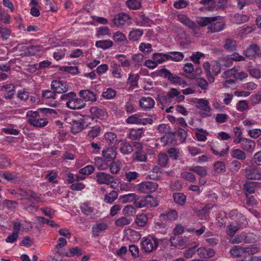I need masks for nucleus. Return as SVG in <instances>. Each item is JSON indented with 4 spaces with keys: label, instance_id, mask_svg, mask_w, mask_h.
<instances>
[{
    "label": "nucleus",
    "instance_id": "e433bc0d",
    "mask_svg": "<svg viewBox=\"0 0 261 261\" xmlns=\"http://www.w3.org/2000/svg\"><path fill=\"white\" fill-rule=\"evenodd\" d=\"M246 176L248 179L258 180L261 178V172L254 169H246Z\"/></svg>",
    "mask_w": 261,
    "mask_h": 261
},
{
    "label": "nucleus",
    "instance_id": "cd10ccee",
    "mask_svg": "<svg viewBox=\"0 0 261 261\" xmlns=\"http://www.w3.org/2000/svg\"><path fill=\"white\" fill-rule=\"evenodd\" d=\"M231 255L234 257L242 256L244 253H246L245 247L241 245L233 246L230 250Z\"/></svg>",
    "mask_w": 261,
    "mask_h": 261
},
{
    "label": "nucleus",
    "instance_id": "ddd939ff",
    "mask_svg": "<svg viewBox=\"0 0 261 261\" xmlns=\"http://www.w3.org/2000/svg\"><path fill=\"white\" fill-rule=\"evenodd\" d=\"M79 95L84 101L95 102L97 100L98 95L90 90H82L79 92Z\"/></svg>",
    "mask_w": 261,
    "mask_h": 261
},
{
    "label": "nucleus",
    "instance_id": "79ce46f5",
    "mask_svg": "<svg viewBox=\"0 0 261 261\" xmlns=\"http://www.w3.org/2000/svg\"><path fill=\"white\" fill-rule=\"evenodd\" d=\"M249 16L246 14L236 13L233 16V21L237 24L245 23L249 20Z\"/></svg>",
    "mask_w": 261,
    "mask_h": 261
},
{
    "label": "nucleus",
    "instance_id": "b1692460",
    "mask_svg": "<svg viewBox=\"0 0 261 261\" xmlns=\"http://www.w3.org/2000/svg\"><path fill=\"white\" fill-rule=\"evenodd\" d=\"M108 228V226L106 223H97L92 228V234L94 236H98L101 232L107 230Z\"/></svg>",
    "mask_w": 261,
    "mask_h": 261
},
{
    "label": "nucleus",
    "instance_id": "4c0bfd02",
    "mask_svg": "<svg viewBox=\"0 0 261 261\" xmlns=\"http://www.w3.org/2000/svg\"><path fill=\"white\" fill-rule=\"evenodd\" d=\"M162 172L160 167L155 166L151 170V174L147 175V178L158 180L161 176Z\"/></svg>",
    "mask_w": 261,
    "mask_h": 261
},
{
    "label": "nucleus",
    "instance_id": "c85d7f7f",
    "mask_svg": "<svg viewBox=\"0 0 261 261\" xmlns=\"http://www.w3.org/2000/svg\"><path fill=\"white\" fill-rule=\"evenodd\" d=\"M167 97L170 99L175 98L177 102L183 101L185 99V96L180 95L179 92L174 88L170 89L167 93Z\"/></svg>",
    "mask_w": 261,
    "mask_h": 261
},
{
    "label": "nucleus",
    "instance_id": "dca6fc26",
    "mask_svg": "<svg viewBox=\"0 0 261 261\" xmlns=\"http://www.w3.org/2000/svg\"><path fill=\"white\" fill-rule=\"evenodd\" d=\"M177 18L181 23L192 30H196L198 28L196 23L184 14H178Z\"/></svg>",
    "mask_w": 261,
    "mask_h": 261
},
{
    "label": "nucleus",
    "instance_id": "f257e3e1",
    "mask_svg": "<svg viewBox=\"0 0 261 261\" xmlns=\"http://www.w3.org/2000/svg\"><path fill=\"white\" fill-rule=\"evenodd\" d=\"M27 116L29 123L33 126L43 127L48 123L47 119L37 111H29L27 113Z\"/></svg>",
    "mask_w": 261,
    "mask_h": 261
},
{
    "label": "nucleus",
    "instance_id": "4468645a",
    "mask_svg": "<svg viewBox=\"0 0 261 261\" xmlns=\"http://www.w3.org/2000/svg\"><path fill=\"white\" fill-rule=\"evenodd\" d=\"M116 148L114 147H108L102 151V155L105 161L110 162L114 161L117 156Z\"/></svg>",
    "mask_w": 261,
    "mask_h": 261
},
{
    "label": "nucleus",
    "instance_id": "774afa93",
    "mask_svg": "<svg viewBox=\"0 0 261 261\" xmlns=\"http://www.w3.org/2000/svg\"><path fill=\"white\" fill-rule=\"evenodd\" d=\"M181 175L183 178L191 182H194L196 179L195 175L192 172L184 171Z\"/></svg>",
    "mask_w": 261,
    "mask_h": 261
},
{
    "label": "nucleus",
    "instance_id": "9d476101",
    "mask_svg": "<svg viewBox=\"0 0 261 261\" xmlns=\"http://www.w3.org/2000/svg\"><path fill=\"white\" fill-rule=\"evenodd\" d=\"M164 77L167 78L173 84L181 86L182 88L185 87L187 85V82L185 80L178 76L173 75L169 70L165 68H164Z\"/></svg>",
    "mask_w": 261,
    "mask_h": 261
},
{
    "label": "nucleus",
    "instance_id": "e2e57ef3",
    "mask_svg": "<svg viewBox=\"0 0 261 261\" xmlns=\"http://www.w3.org/2000/svg\"><path fill=\"white\" fill-rule=\"evenodd\" d=\"M116 92L112 88H108L102 93V96L107 99H111L116 96Z\"/></svg>",
    "mask_w": 261,
    "mask_h": 261
},
{
    "label": "nucleus",
    "instance_id": "338daca9",
    "mask_svg": "<svg viewBox=\"0 0 261 261\" xmlns=\"http://www.w3.org/2000/svg\"><path fill=\"white\" fill-rule=\"evenodd\" d=\"M167 153L170 158L174 160H177L180 154V150L176 148H170Z\"/></svg>",
    "mask_w": 261,
    "mask_h": 261
},
{
    "label": "nucleus",
    "instance_id": "de8ad7c7",
    "mask_svg": "<svg viewBox=\"0 0 261 261\" xmlns=\"http://www.w3.org/2000/svg\"><path fill=\"white\" fill-rule=\"evenodd\" d=\"M231 156L235 159L240 160H245L246 158L245 153L239 149H233L231 151Z\"/></svg>",
    "mask_w": 261,
    "mask_h": 261
},
{
    "label": "nucleus",
    "instance_id": "423d86ee",
    "mask_svg": "<svg viewBox=\"0 0 261 261\" xmlns=\"http://www.w3.org/2000/svg\"><path fill=\"white\" fill-rule=\"evenodd\" d=\"M127 124H133L138 125H146L152 123V119L150 118H143L142 115L140 113H136L129 116L125 120Z\"/></svg>",
    "mask_w": 261,
    "mask_h": 261
},
{
    "label": "nucleus",
    "instance_id": "052dcab7",
    "mask_svg": "<svg viewBox=\"0 0 261 261\" xmlns=\"http://www.w3.org/2000/svg\"><path fill=\"white\" fill-rule=\"evenodd\" d=\"M108 35L111 36V32L109 28L106 26H102L98 28L96 36L97 37Z\"/></svg>",
    "mask_w": 261,
    "mask_h": 261
},
{
    "label": "nucleus",
    "instance_id": "7ed1b4c3",
    "mask_svg": "<svg viewBox=\"0 0 261 261\" xmlns=\"http://www.w3.org/2000/svg\"><path fill=\"white\" fill-rule=\"evenodd\" d=\"M136 206L139 208L144 207H155L159 205L155 198L151 195L141 197L135 201Z\"/></svg>",
    "mask_w": 261,
    "mask_h": 261
},
{
    "label": "nucleus",
    "instance_id": "a878e982",
    "mask_svg": "<svg viewBox=\"0 0 261 261\" xmlns=\"http://www.w3.org/2000/svg\"><path fill=\"white\" fill-rule=\"evenodd\" d=\"M143 34V30L141 29H133L129 32L128 38L132 41H138Z\"/></svg>",
    "mask_w": 261,
    "mask_h": 261
},
{
    "label": "nucleus",
    "instance_id": "3c124183",
    "mask_svg": "<svg viewBox=\"0 0 261 261\" xmlns=\"http://www.w3.org/2000/svg\"><path fill=\"white\" fill-rule=\"evenodd\" d=\"M189 170L201 176H205L207 174V170L204 167L199 166L191 167L189 168Z\"/></svg>",
    "mask_w": 261,
    "mask_h": 261
},
{
    "label": "nucleus",
    "instance_id": "c03bdc74",
    "mask_svg": "<svg viewBox=\"0 0 261 261\" xmlns=\"http://www.w3.org/2000/svg\"><path fill=\"white\" fill-rule=\"evenodd\" d=\"M148 221V217L145 214L137 215L135 219L136 224L140 227H144Z\"/></svg>",
    "mask_w": 261,
    "mask_h": 261
},
{
    "label": "nucleus",
    "instance_id": "8fccbe9b",
    "mask_svg": "<svg viewBox=\"0 0 261 261\" xmlns=\"http://www.w3.org/2000/svg\"><path fill=\"white\" fill-rule=\"evenodd\" d=\"M132 222V219L125 216H122L116 219L115 224L117 227H122L129 224Z\"/></svg>",
    "mask_w": 261,
    "mask_h": 261
},
{
    "label": "nucleus",
    "instance_id": "bf43d9fd",
    "mask_svg": "<svg viewBox=\"0 0 261 261\" xmlns=\"http://www.w3.org/2000/svg\"><path fill=\"white\" fill-rule=\"evenodd\" d=\"M211 73L213 75H218L221 70V65L217 61H213L212 64H210Z\"/></svg>",
    "mask_w": 261,
    "mask_h": 261
},
{
    "label": "nucleus",
    "instance_id": "603ef678",
    "mask_svg": "<svg viewBox=\"0 0 261 261\" xmlns=\"http://www.w3.org/2000/svg\"><path fill=\"white\" fill-rule=\"evenodd\" d=\"M239 228L240 225L238 223L232 222L228 226L226 233L229 236H233L239 230Z\"/></svg>",
    "mask_w": 261,
    "mask_h": 261
},
{
    "label": "nucleus",
    "instance_id": "f03ea898",
    "mask_svg": "<svg viewBox=\"0 0 261 261\" xmlns=\"http://www.w3.org/2000/svg\"><path fill=\"white\" fill-rule=\"evenodd\" d=\"M113 22L115 27L122 30L126 29L132 24L130 17L124 13L116 15L113 19Z\"/></svg>",
    "mask_w": 261,
    "mask_h": 261
},
{
    "label": "nucleus",
    "instance_id": "f3484780",
    "mask_svg": "<svg viewBox=\"0 0 261 261\" xmlns=\"http://www.w3.org/2000/svg\"><path fill=\"white\" fill-rule=\"evenodd\" d=\"M239 144H241V148L248 152L252 153L254 151L255 143L251 140L245 138Z\"/></svg>",
    "mask_w": 261,
    "mask_h": 261
},
{
    "label": "nucleus",
    "instance_id": "6e6552de",
    "mask_svg": "<svg viewBox=\"0 0 261 261\" xmlns=\"http://www.w3.org/2000/svg\"><path fill=\"white\" fill-rule=\"evenodd\" d=\"M164 141L166 144L172 145L178 144L177 139L179 137L178 133L169 131V126L164 124Z\"/></svg>",
    "mask_w": 261,
    "mask_h": 261
},
{
    "label": "nucleus",
    "instance_id": "ea45409f",
    "mask_svg": "<svg viewBox=\"0 0 261 261\" xmlns=\"http://www.w3.org/2000/svg\"><path fill=\"white\" fill-rule=\"evenodd\" d=\"M101 158L96 156L94 159L95 166L99 170H104L108 168V165Z\"/></svg>",
    "mask_w": 261,
    "mask_h": 261
},
{
    "label": "nucleus",
    "instance_id": "4d7b16f0",
    "mask_svg": "<svg viewBox=\"0 0 261 261\" xmlns=\"http://www.w3.org/2000/svg\"><path fill=\"white\" fill-rule=\"evenodd\" d=\"M76 96V94L74 92H70L69 93L62 94L60 98L62 100L66 101V106L68 107V103L71 102L74 97Z\"/></svg>",
    "mask_w": 261,
    "mask_h": 261
},
{
    "label": "nucleus",
    "instance_id": "2f4dec72",
    "mask_svg": "<svg viewBox=\"0 0 261 261\" xmlns=\"http://www.w3.org/2000/svg\"><path fill=\"white\" fill-rule=\"evenodd\" d=\"M71 125V130L73 134H76L81 132L83 129V124L81 120L72 119V122H70Z\"/></svg>",
    "mask_w": 261,
    "mask_h": 261
},
{
    "label": "nucleus",
    "instance_id": "5fc2aeb1",
    "mask_svg": "<svg viewBox=\"0 0 261 261\" xmlns=\"http://www.w3.org/2000/svg\"><path fill=\"white\" fill-rule=\"evenodd\" d=\"M203 67L206 72V76L208 81L210 83L214 82L215 78L211 73L210 64L208 62H204Z\"/></svg>",
    "mask_w": 261,
    "mask_h": 261
},
{
    "label": "nucleus",
    "instance_id": "6ab92c4d",
    "mask_svg": "<svg viewBox=\"0 0 261 261\" xmlns=\"http://www.w3.org/2000/svg\"><path fill=\"white\" fill-rule=\"evenodd\" d=\"M96 181L99 184L109 185L110 184V179L113 176L105 172H98L96 174Z\"/></svg>",
    "mask_w": 261,
    "mask_h": 261
},
{
    "label": "nucleus",
    "instance_id": "0e129e2a",
    "mask_svg": "<svg viewBox=\"0 0 261 261\" xmlns=\"http://www.w3.org/2000/svg\"><path fill=\"white\" fill-rule=\"evenodd\" d=\"M115 58L121 63L122 67H128L130 66V62L126 59V56L124 55H117Z\"/></svg>",
    "mask_w": 261,
    "mask_h": 261
},
{
    "label": "nucleus",
    "instance_id": "a18cd8bd",
    "mask_svg": "<svg viewBox=\"0 0 261 261\" xmlns=\"http://www.w3.org/2000/svg\"><path fill=\"white\" fill-rule=\"evenodd\" d=\"M120 151L123 154H127L133 151L132 146L128 142H122L120 145Z\"/></svg>",
    "mask_w": 261,
    "mask_h": 261
},
{
    "label": "nucleus",
    "instance_id": "a211bd4d",
    "mask_svg": "<svg viewBox=\"0 0 261 261\" xmlns=\"http://www.w3.org/2000/svg\"><path fill=\"white\" fill-rule=\"evenodd\" d=\"M184 58V55L178 51H172L164 54V61L171 60L175 62H179Z\"/></svg>",
    "mask_w": 261,
    "mask_h": 261
},
{
    "label": "nucleus",
    "instance_id": "69168bd1",
    "mask_svg": "<svg viewBox=\"0 0 261 261\" xmlns=\"http://www.w3.org/2000/svg\"><path fill=\"white\" fill-rule=\"evenodd\" d=\"M69 253H66L64 254V255L68 257H71L74 255L80 256L83 254V250L77 247L71 248L69 249Z\"/></svg>",
    "mask_w": 261,
    "mask_h": 261
},
{
    "label": "nucleus",
    "instance_id": "13d9d810",
    "mask_svg": "<svg viewBox=\"0 0 261 261\" xmlns=\"http://www.w3.org/2000/svg\"><path fill=\"white\" fill-rule=\"evenodd\" d=\"M126 4L129 9L138 10L141 7V0H128Z\"/></svg>",
    "mask_w": 261,
    "mask_h": 261
},
{
    "label": "nucleus",
    "instance_id": "473e14b6",
    "mask_svg": "<svg viewBox=\"0 0 261 261\" xmlns=\"http://www.w3.org/2000/svg\"><path fill=\"white\" fill-rule=\"evenodd\" d=\"M111 73L113 76L116 79H120L122 77L121 74V69L120 66L115 62H113L110 66Z\"/></svg>",
    "mask_w": 261,
    "mask_h": 261
},
{
    "label": "nucleus",
    "instance_id": "4be33fe9",
    "mask_svg": "<svg viewBox=\"0 0 261 261\" xmlns=\"http://www.w3.org/2000/svg\"><path fill=\"white\" fill-rule=\"evenodd\" d=\"M136 23L137 25L140 27H150L153 21L144 14H141L136 19Z\"/></svg>",
    "mask_w": 261,
    "mask_h": 261
},
{
    "label": "nucleus",
    "instance_id": "f704fd0d",
    "mask_svg": "<svg viewBox=\"0 0 261 261\" xmlns=\"http://www.w3.org/2000/svg\"><path fill=\"white\" fill-rule=\"evenodd\" d=\"M142 128H132L128 134V138L132 140H139L142 136Z\"/></svg>",
    "mask_w": 261,
    "mask_h": 261
},
{
    "label": "nucleus",
    "instance_id": "a19ab883",
    "mask_svg": "<svg viewBox=\"0 0 261 261\" xmlns=\"http://www.w3.org/2000/svg\"><path fill=\"white\" fill-rule=\"evenodd\" d=\"M114 43L111 40H102L97 41L95 43V46L97 47L107 49L113 46Z\"/></svg>",
    "mask_w": 261,
    "mask_h": 261
},
{
    "label": "nucleus",
    "instance_id": "5701e85b",
    "mask_svg": "<svg viewBox=\"0 0 261 261\" xmlns=\"http://www.w3.org/2000/svg\"><path fill=\"white\" fill-rule=\"evenodd\" d=\"M132 159L133 161L145 162L147 160L146 153L142 150V148H140L135 151L132 154Z\"/></svg>",
    "mask_w": 261,
    "mask_h": 261
},
{
    "label": "nucleus",
    "instance_id": "37998d69",
    "mask_svg": "<svg viewBox=\"0 0 261 261\" xmlns=\"http://www.w3.org/2000/svg\"><path fill=\"white\" fill-rule=\"evenodd\" d=\"M137 195L135 193H129L127 194H125L123 195H121L119 197V199L123 203H127L131 202L137 200Z\"/></svg>",
    "mask_w": 261,
    "mask_h": 261
},
{
    "label": "nucleus",
    "instance_id": "aec40b11",
    "mask_svg": "<svg viewBox=\"0 0 261 261\" xmlns=\"http://www.w3.org/2000/svg\"><path fill=\"white\" fill-rule=\"evenodd\" d=\"M112 39L114 41L118 44H125L128 42L125 34L119 31L114 33Z\"/></svg>",
    "mask_w": 261,
    "mask_h": 261
},
{
    "label": "nucleus",
    "instance_id": "c9c22d12",
    "mask_svg": "<svg viewBox=\"0 0 261 261\" xmlns=\"http://www.w3.org/2000/svg\"><path fill=\"white\" fill-rule=\"evenodd\" d=\"M214 207L212 204H207L201 210H199L197 213V215L201 220H206L208 217V214L211 209Z\"/></svg>",
    "mask_w": 261,
    "mask_h": 261
},
{
    "label": "nucleus",
    "instance_id": "9b49d317",
    "mask_svg": "<svg viewBox=\"0 0 261 261\" xmlns=\"http://www.w3.org/2000/svg\"><path fill=\"white\" fill-rule=\"evenodd\" d=\"M50 87L56 93L63 94L66 92L68 90L67 83L61 80L52 81Z\"/></svg>",
    "mask_w": 261,
    "mask_h": 261
},
{
    "label": "nucleus",
    "instance_id": "20e7f679",
    "mask_svg": "<svg viewBox=\"0 0 261 261\" xmlns=\"http://www.w3.org/2000/svg\"><path fill=\"white\" fill-rule=\"evenodd\" d=\"M158 245V239L153 237L143 238L141 242L142 249L148 253L151 252L156 249Z\"/></svg>",
    "mask_w": 261,
    "mask_h": 261
},
{
    "label": "nucleus",
    "instance_id": "0eeeda50",
    "mask_svg": "<svg viewBox=\"0 0 261 261\" xmlns=\"http://www.w3.org/2000/svg\"><path fill=\"white\" fill-rule=\"evenodd\" d=\"M158 184L155 182L145 181L138 185L137 190L139 193L149 194L154 192L158 188Z\"/></svg>",
    "mask_w": 261,
    "mask_h": 261
},
{
    "label": "nucleus",
    "instance_id": "864d4df0",
    "mask_svg": "<svg viewBox=\"0 0 261 261\" xmlns=\"http://www.w3.org/2000/svg\"><path fill=\"white\" fill-rule=\"evenodd\" d=\"M233 132L236 138L233 140L235 144H239L242 142V140L245 138L242 137V132L239 127H235L233 128Z\"/></svg>",
    "mask_w": 261,
    "mask_h": 261
},
{
    "label": "nucleus",
    "instance_id": "c756f323",
    "mask_svg": "<svg viewBox=\"0 0 261 261\" xmlns=\"http://www.w3.org/2000/svg\"><path fill=\"white\" fill-rule=\"evenodd\" d=\"M209 133L203 128H197L195 132V136L197 141L205 142L207 140V136Z\"/></svg>",
    "mask_w": 261,
    "mask_h": 261
},
{
    "label": "nucleus",
    "instance_id": "39448f33",
    "mask_svg": "<svg viewBox=\"0 0 261 261\" xmlns=\"http://www.w3.org/2000/svg\"><path fill=\"white\" fill-rule=\"evenodd\" d=\"M194 102L196 107L201 110L199 113L201 117H206L210 116L211 109L208 100L203 98H195Z\"/></svg>",
    "mask_w": 261,
    "mask_h": 261
},
{
    "label": "nucleus",
    "instance_id": "7c9ffc66",
    "mask_svg": "<svg viewBox=\"0 0 261 261\" xmlns=\"http://www.w3.org/2000/svg\"><path fill=\"white\" fill-rule=\"evenodd\" d=\"M199 3L205 6L199 8V10L203 12L211 10L216 5L215 0H200Z\"/></svg>",
    "mask_w": 261,
    "mask_h": 261
},
{
    "label": "nucleus",
    "instance_id": "bb28decb",
    "mask_svg": "<svg viewBox=\"0 0 261 261\" xmlns=\"http://www.w3.org/2000/svg\"><path fill=\"white\" fill-rule=\"evenodd\" d=\"M104 140L109 145L113 147L117 142V139L115 134L112 132H106L104 135Z\"/></svg>",
    "mask_w": 261,
    "mask_h": 261
},
{
    "label": "nucleus",
    "instance_id": "1a4fd4ad",
    "mask_svg": "<svg viewBox=\"0 0 261 261\" xmlns=\"http://www.w3.org/2000/svg\"><path fill=\"white\" fill-rule=\"evenodd\" d=\"M214 19L207 27V32L211 33L219 32L223 30L225 23L223 21H219L217 16L212 17Z\"/></svg>",
    "mask_w": 261,
    "mask_h": 261
},
{
    "label": "nucleus",
    "instance_id": "49530a36",
    "mask_svg": "<svg viewBox=\"0 0 261 261\" xmlns=\"http://www.w3.org/2000/svg\"><path fill=\"white\" fill-rule=\"evenodd\" d=\"M117 197L118 193L116 191L113 190L105 195L103 200L107 203H112Z\"/></svg>",
    "mask_w": 261,
    "mask_h": 261
},
{
    "label": "nucleus",
    "instance_id": "412c9836",
    "mask_svg": "<svg viewBox=\"0 0 261 261\" xmlns=\"http://www.w3.org/2000/svg\"><path fill=\"white\" fill-rule=\"evenodd\" d=\"M71 102L68 103V108L70 109H81L85 107V102L84 100L79 98H77L76 96L73 98Z\"/></svg>",
    "mask_w": 261,
    "mask_h": 261
},
{
    "label": "nucleus",
    "instance_id": "680f3d73",
    "mask_svg": "<svg viewBox=\"0 0 261 261\" xmlns=\"http://www.w3.org/2000/svg\"><path fill=\"white\" fill-rule=\"evenodd\" d=\"M42 96L44 99L54 100L56 99L57 95L54 91H52L50 90H45L42 91Z\"/></svg>",
    "mask_w": 261,
    "mask_h": 261
},
{
    "label": "nucleus",
    "instance_id": "58836bf2",
    "mask_svg": "<svg viewBox=\"0 0 261 261\" xmlns=\"http://www.w3.org/2000/svg\"><path fill=\"white\" fill-rule=\"evenodd\" d=\"M80 208L81 212L86 216H91L94 212V208L86 202L80 204Z\"/></svg>",
    "mask_w": 261,
    "mask_h": 261
},
{
    "label": "nucleus",
    "instance_id": "f8f14e48",
    "mask_svg": "<svg viewBox=\"0 0 261 261\" xmlns=\"http://www.w3.org/2000/svg\"><path fill=\"white\" fill-rule=\"evenodd\" d=\"M155 105L153 99L149 96H143L140 98L139 105L140 108L144 111H148L152 109Z\"/></svg>",
    "mask_w": 261,
    "mask_h": 261
},
{
    "label": "nucleus",
    "instance_id": "393cba45",
    "mask_svg": "<svg viewBox=\"0 0 261 261\" xmlns=\"http://www.w3.org/2000/svg\"><path fill=\"white\" fill-rule=\"evenodd\" d=\"M90 112L93 117L100 119H103L107 117V113L105 111L97 107H92L90 109Z\"/></svg>",
    "mask_w": 261,
    "mask_h": 261
},
{
    "label": "nucleus",
    "instance_id": "09e8293b",
    "mask_svg": "<svg viewBox=\"0 0 261 261\" xmlns=\"http://www.w3.org/2000/svg\"><path fill=\"white\" fill-rule=\"evenodd\" d=\"M213 19L212 17H200L197 18L196 22L200 27L207 26L208 27L210 23L213 21Z\"/></svg>",
    "mask_w": 261,
    "mask_h": 261
},
{
    "label": "nucleus",
    "instance_id": "6e6d98bb",
    "mask_svg": "<svg viewBox=\"0 0 261 261\" xmlns=\"http://www.w3.org/2000/svg\"><path fill=\"white\" fill-rule=\"evenodd\" d=\"M173 198L175 203L180 205H183L185 203L186 200V196L180 193H174L173 194Z\"/></svg>",
    "mask_w": 261,
    "mask_h": 261
},
{
    "label": "nucleus",
    "instance_id": "2eb2a0df",
    "mask_svg": "<svg viewBox=\"0 0 261 261\" xmlns=\"http://www.w3.org/2000/svg\"><path fill=\"white\" fill-rule=\"evenodd\" d=\"M243 54L246 57H249L250 59H253L261 56L259 47L256 44L251 45L246 50H244Z\"/></svg>",
    "mask_w": 261,
    "mask_h": 261
},
{
    "label": "nucleus",
    "instance_id": "72a5a7b5",
    "mask_svg": "<svg viewBox=\"0 0 261 261\" xmlns=\"http://www.w3.org/2000/svg\"><path fill=\"white\" fill-rule=\"evenodd\" d=\"M100 132L101 127L98 125H95L88 131L87 137L90 140H93L99 135Z\"/></svg>",
    "mask_w": 261,
    "mask_h": 261
}]
</instances>
